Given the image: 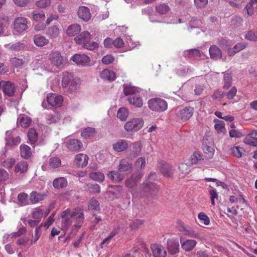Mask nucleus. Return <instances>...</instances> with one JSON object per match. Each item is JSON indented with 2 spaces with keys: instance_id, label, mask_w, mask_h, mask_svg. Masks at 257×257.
Segmentation results:
<instances>
[{
  "instance_id": "39448f33",
  "label": "nucleus",
  "mask_w": 257,
  "mask_h": 257,
  "mask_svg": "<svg viewBox=\"0 0 257 257\" xmlns=\"http://www.w3.org/2000/svg\"><path fill=\"white\" fill-rule=\"evenodd\" d=\"M143 125L144 120L142 118H133L124 124V129L127 132H137L143 127Z\"/></svg>"
},
{
  "instance_id": "774afa93",
  "label": "nucleus",
  "mask_w": 257,
  "mask_h": 257,
  "mask_svg": "<svg viewBox=\"0 0 257 257\" xmlns=\"http://www.w3.org/2000/svg\"><path fill=\"white\" fill-rule=\"evenodd\" d=\"M0 23L8 27L10 25V19L9 17L3 13H0Z\"/></svg>"
},
{
  "instance_id": "2f4dec72",
  "label": "nucleus",
  "mask_w": 257,
  "mask_h": 257,
  "mask_svg": "<svg viewBox=\"0 0 257 257\" xmlns=\"http://www.w3.org/2000/svg\"><path fill=\"white\" fill-rule=\"evenodd\" d=\"M34 42L37 46L43 47L48 43L49 40L44 36L37 35L34 37Z\"/></svg>"
},
{
  "instance_id": "37998d69",
  "label": "nucleus",
  "mask_w": 257,
  "mask_h": 257,
  "mask_svg": "<svg viewBox=\"0 0 257 257\" xmlns=\"http://www.w3.org/2000/svg\"><path fill=\"white\" fill-rule=\"evenodd\" d=\"M59 33V30L56 26L49 28L46 32V34L51 38H56L58 36Z\"/></svg>"
},
{
  "instance_id": "f704fd0d",
  "label": "nucleus",
  "mask_w": 257,
  "mask_h": 257,
  "mask_svg": "<svg viewBox=\"0 0 257 257\" xmlns=\"http://www.w3.org/2000/svg\"><path fill=\"white\" fill-rule=\"evenodd\" d=\"M8 134H9V132L7 131L6 132V135L7 137L6 138V145L7 146H9L10 147H12L14 146H16L19 145L21 142V138L19 136H17L15 138L14 137H8Z\"/></svg>"
},
{
  "instance_id": "338daca9",
  "label": "nucleus",
  "mask_w": 257,
  "mask_h": 257,
  "mask_svg": "<svg viewBox=\"0 0 257 257\" xmlns=\"http://www.w3.org/2000/svg\"><path fill=\"white\" fill-rule=\"evenodd\" d=\"M16 160L14 158H9L5 160L2 163V165L7 168H10L15 163Z\"/></svg>"
},
{
  "instance_id": "5701e85b",
  "label": "nucleus",
  "mask_w": 257,
  "mask_h": 257,
  "mask_svg": "<svg viewBox=\"0 0 257 257\" xmlns=\"http://www.w3.org/2000/svg\"><path fill=\"white\" fill-rule=\"evenodd\" d=\"M142 147V144L139 142L132 143L130 146L131 155L134 157L139 156L141 153Z\"/></svg>"
},
{
  "instance_id": "393cba45",
  "label": "nucleus",
  "mask_w": 257,
  "mask_h": 257,
  "mask_svg": "<svg viewBox=\"0 0 257 257\" xmlns=\"http://www.w3.org/2000/svg\"><path fill=\"white\" fill-rule=\"evenodd\" d=\"M209 54L212 59L217 60L222 57V52L216 45H212L209 48Z\"/></svg>"
},
{
  "instance_id": "69168bd1",
  "label": "nucleus",
  "mask_w": 257,
  "mask_h": 257,
  "mask_svg": "<svg viewBox=\"0 0 257 257\" xmlns=\"http://www.w3.org/2000/svg\"><path fill=\"white\" fill-rule=\"evenodd\" d=\"M244 38L249 41H257V33L253 31H249L245 35Z\"/></svg>"
},
{
  "instance_id": "79ce46f5",
  "label": "nucleus",
  "mask_w": 257,
  "mask_h": 257,
  "mask_svg": "<svg viewBox=\"0 0 257 257\" xmlns=\"http://www.w3.org/2000/svg\"><path fill=\"white\" fill-rule=\"evenodd\" d=\"M128 115V111L125 107L120 108L117 112V117L121 121L126 120Z\"/></svg>"
},
{
  "instance_id": "c9c22d12",
  "label": "nucleus",
  "mask_w": 257,
  "mask_h": 257,
  "mask_svg": "<svg viewBox=\"0 0 257 257\" xmlns=\"http://www.w3.org/2000/svg\"><path fill=\"white\" fill-rule=\"evenodd\" d=\"M21 156L22 157L28 159L32 155L31 149L26 145H21L20 146Z\"/></svg>"
},
{
  "instance_id": "423d86ee",
  "label": "nucleus",
  "mask_w": 257,
  "mask_h": 257,
  "mask_svg": "<svg viewBox=\"0 0 257 257\" xmlns=\"http://www.w3.org/2000/svg\"><path fill=\"white\" fill-rule=\"evenodd\" d=\"M49 60L52 66L58 68L62 67L64 59L61 53L57 51H52L49 56Z\"/></svg>"
},
{
  "instance_id": "ea45409f",
  "label": "nucleus",
  "mask_w": 257,
  "mask_h": 257,
  "mask_svg": "<svg viewBox=\"0 0 257 257\" xmlns=\"http://www.w3.org/2000/svg\"><path fill=\"white\" fill-rule=\"evenodd\" d=\"M184 56L186 58L192 57H200L201 56L200 51L197 49H192L186 50L184 52Z\"/></svg>"
},
{
  "instance_id": "f3484780",
  "label": "nucleus",
  "mask_w": 257,
  "mask_h": 257,
  "mask_svg": "<svg viewBox=\"0 0 257 257\" xmlns=\"http://www.w3.org/2000/svg\"><path fill=\"white\" fill-rule=\"evenodd\" d=\"M66 147L69 151H79L82 148L83 144L77 139H71L67 142Z\"/></svg>"
},
{
  "instance_id": "aec40b11",
  "label": "nucleus",
  "mask_w": 257,
  "mask_h": 257,
  "mask_svg": "<svg viewBox=\"0 0 257 257\" xmlns=\"http://www.w3.org/2000/svg\"><path fill=\"white\" fill-rule=\"evenodd\" d=\"M202 149L204 153L208 158H212L214 154L215 150L213 145L211 143H207V141H204Z\"/></svg>"
},
{
  "instance_id": "6e6552de",
  "label": "nucleus",
  "mask_w": 257,
  "mask_h": 257,
  "mask_svg": "<svg viewBox=\"0 0 257 257\" xmlns=\"http://www.w3.org/2000/svg\"><path fill=\"white\" fill-rule=\"evenodd\" d=\"M144 174L141 172L133 173L131 176L125 181V186L127 188H133L137 186L138 183L141 180Z\"/></svg>"
},
{
  "instance_id": "49530a36",
  "label": "nucleus",
  "mask_w": 257,
  "mask_h": 257,
  "mask_svg": "<svg viewBox=\"0 0 257 257\" xmlns=\"http://www.w3.org/2000/svg\"><path fill=\"white\" fill-rule=\"evenodd\" d=\"M169 10V7L165 4H160L156 7V12L161 15L166 14Z\"/></svg>"
},
{
  "instance_id": "412c9836",
  "label": "nucleus",
  "mask_w": 257,
  "mask_h": 257,
  "mask_svg": "<svg viewBox=\"0 0 257 257\" xmlns=\"http://www.w3.org/2000/svg\"><path fill=\"white\" fill-rule=\"evenodd\" d=\"M122 172L111 171L107 175V177L115 182H120L124 178V175Z\"/></svg>"
},
{
  "instance_id": "09e8293b",
  "label": "nucleus",
  "mask_w": 257,
  "mask_h": 257,
  "mask_svg": "<svg viewBox=\"0 0 257 257\" xmlns=\"http://www.w3.org/2000/svg\"><path fill=\"white\" fill-rule=\"evenodd\" d=\"M201 160H203L202 159L201 154L199 153L198 152H195L191 155L189 159V161L191 164H196L197 163H198L199 161H201Z\"/></svg>"
},
{
  "instance_id": "6e6d98bb",
  "label": "nucleus",
  "mask_w": 257,
  "mask_h": 257,
  "mask_svg": "<svg viewBox=\"0 0 257 257\" xmlns=\"http://www.w3.org/2000/svg\"><path fill=\"white\" fill-rule=\"evenodd\" d=\"M43 224L41 223L38 226L36 227L35 230V236L34 239L31 240V244L35 243L40 238L41 235V228Z\"/></svg>"
},
{
  "instance_id": "f8f14e48",
  "label": "nucleus",
  "mask_w": 257,
  "mask_h": 257,
  "mask_svg": "<svg viewBox=\"0 0 257 257\" xmlns=\"http://www.w3.org/2000/svg\"><path fill=\"white\" fill-rule=\"evenodd\" d=\"M133 169V164L127 158H123L120 160L117 166L118 171L120 172H131Z\"/></svg>"
},
{
  "instance_id": "dca6fc26",
  "label": "nucleus",
  "mask_w": 257,
  "mask_h": 257,
  "mask_svg": "<svg viewBox=\"0 0 257 257\" xmlns=\"http://www.w3.org/2000/svg\"><path fill=\"white\" fill-rule=\"evenodd\" d=\"M88 160V157L86 155L80 153L75 156L74 162L77 167L83 168L87 165Z\"/></svg>"
},
{
  "instance_id": "13d9d810",
  "label": "nucleus",
  "mask_w": 257,
  "mask_h": 257,
  "mask_svg": "<svg viewBox=\"0 0 257 257\" xmlns=\"http://www.w3.org/2000/svg\"><path fill=\"white\" fill-rule=\"evenodd\" d=\"M33 19L36 21H41L43 20L45 17V14L43 12H39L34 11L32 13Z\"/></svg>"
},
{
  "instance_id": "e433bc0d",
  "label": "nucleus",
  "mask_w": 257,
  "mask_h": 257,
  "mask_svg": "<svg viewBox=\"0 0 257 257\" xmlns=\"http://www.w3.org/2000/svg\"><path fill=\"white\" fill-rule=\"evenodd\" d=\"M45 195L36 191H33L30 194V200L32 203L35 204L44 199Z\"/></svg>"
},
{
  "instance_id": "7ed1b4c3",
  "label": "nucleus",
  "mask_w": 257,
  "mask_h": 257,
  "mask_svg": "<svg viewBox=\"0 0 257 257\" xmlns=\"http://www.w3.org/2000/svg\"><path fill=\"white\" fill-rule=\"evenodd\" d=\"M91 39V35L88 31H84L74 39L78 44L82 45V47L89 50H93L97 48L98 44L96 42L90 43Z\"/></svg>"
},
{
  "instance_id": "a18cd8bd",
  "label": "nucleus",
  "mask_w": 257,
  "mask_h": 257,
  "mask_svg": "<svg viewBox=\"0 0 257 257\" xmlns=\"http://www.w3.org/2000/svg\"><path fill=\"white\" fill-rule=\"evenodd\" d=\"M89 176L91 179L98 182H103L105 178L104 174L99 172L91 173Z\"/></svg>"
},
{
  "instance_id": "f03ea898",
  "label": "nucleus",
  "mask_w": 257,
  "mask_h": 257,
  "mask_svg": "<svg viewBox=\"0 0 257 257\" xmlns=\"http://www.w3.org/2000/svg\"><path fill=\"white\" fill-rule=\"evenodd\" d=\"M160 190V186L156 183L145 181L139 188L131 190L133 198H154Z\"/></svg>"
},
{
  "instance_id": "4468645a",
  "label": "nucleus",
  "mask_w": 257,
  "mask_h": 257,
  "mask_svg": "<svg viewBox=\"0 0 257 257\" xmlns=\"http://www.w3.org/2000/svg\"><path fill=\"white\" fill-rule=\"evenodd\" d=\"M243 142L247 145L257 147V130L251 131L244 139Z\"/></svg>"
},
{
  "instance_id": "20e7f679",
  "label": "nucleus",
  "mask_w": 257,
  "mask_h": 257,
  "mask_svg": "<svg viewBox=\"0 0 257 257\" xmlns=\"http://www.w3.org/2000/svg\"><path fill=\"white\" fill-rule=\"evenodd\" d=\"M149 108L154 111L163 112L168 108L167 101L160 98H154L148 100Z\"/></svg>"
},
{
  "instance_id": "8fccbe9b",
  "label": "nucleus",
  "mask_w": 257,
  "mask_h": 257,
  "mask_svg": "<svg viewBox=\"0 0 257 257\" xmlns=\"http://www.w3.org/2000/svg\"><path fill=\"white\" fill-rule=\"evenodd\" d=\"M123 91L124 95L126 96L135 94L138 91V89L137 87L133 86L124 85L123 86Z\"/></svg>"
},
{
  "instance_id": "72a5a7b5",
  "label": "nucleus",
  "mask_w": 257,
  "mask_h": 257,
  "mask_svg": "<svg viewBox=\"0 0 257 257\" xmlns=\"http://www.w3.org/2000/svg\"><path fill=\"white\" fill-rule=\"evenodd\" d=\"M127 100L130 104H133L138 107H141L143 105V101L142 98L137 95L128 97Z\"/></svg>"
},
{
  "instance_id": "680f3d73",
  "label": "nucleus",
  "mask_w": 257,
  "mask_h": 257,
  "mask_svg": "<svg viewBox=\"0 0 257 257\" xmlns=\"http://www.w3.org/2000/svg\"><path fill=\"white\" fill-rule=\"evenodd\" d=\"M179 169L183 175H186L190 171V166L186 163H182L179 166Z\"/></svg>"
},
{
  "instance_id": "4d7b16f0",
  "label": "nucleus",
  "mask_w": 257,
  "mask_h": 257,
  "mask_svg": "<svg viewBox=\"0 0 257 257\" xmlns=\"http://www.w3.org/2000/svg\"><path fill=\"white\" fill-rule=\"evenodd\" d=\"M72 77L71 74L67 73L65 74L63 77L62 80V86L63 88H66L68 87L71 81L72 80Z\"/></svg>"
},
{
  "instance_id": "c03bdc74",
  "label": "nucleus",
  "mask_w": 257,
  "mask_h": 257,
  "mask_svg": "<svg viewBox=\"0 0 257 257\" xmlns=\"http://www.w3.org/2000/svg\"><path fill=\"white\" fill-rule=\"evenodd\" d=\"M43 210L39 207L35 208L31 211V215L33 218L36 220H41L43 216Z\"/></svg>"
},
{
  "instance_id": "1a4fd4ad",
  "label": "nucleus",
  "mask_w": 257,
  "mask_h": 257,
  "mask_svg": "<svg viewBox=\"0 0 257 257\" xmlns=\"http://www.w3.org/2000/svg\"><path fill=\"white\" fill-rule=\"evenodd\" d=\"M46 99L48 104L54 108L61 106L63 101V96L55 93H48Z\"/></svg>"
},
{
  "instance_id": "7c9ffc66",
  "label": "nucleus",
  "mask_w": 257,
  "mask_h": 257,
  "mask_svg": "<svg viewBox=\"0 0 257 257\" xmlns=\"http://www.w3.org/2000/svg\"><path fill=\"white\" fill-rule=\"evenodd\" d=\"M61 160L58 157H52L48 161V166L50 169H56L61 165Z\"/></svg>"
},
{
  "instance_id": "6ab92c4d",
  "label": "nucleus",
  "mask_w": 257,
  "mask_h": 257,
  "mask_svg": "<svg viewBox=\"0 0 257 257\" xmlns=\"http://www.w3.org/2000/svg\"><path fill=\"white\" fill-rule=\"evenodd\" d=\"M194 113V108L191 106L185 107L180 111V116L182 120H187Z\"/></svg>"
},
{
  "instance_id": "e2e57ef3",
  "label": "nucleus",
  "mask_w": 257,
  "mask_h": 257,
  "mask_svg": "<svg viewBox=\"0 0 257 257\" xmlns=\"http://www.w3.org/2000/svg\"><path fill=\"white\" fill-rule=\"evenodd\" d=\"M224 84L223 88L228 89L231 86V76L228 73H225L224 74Z\"/></svg>"
},
{
  "instance_id": "473e14b6",
  "label": "nucleus",
  "mask_w": 257,
  "mask_h": 257,
  "mask_svg": "<svg viewBox=\"0 0 257 257\" xmlns=\"http://www.w3.org/2000/svg\"><path fill=\"white\" fill-rule=\"evenodd\" d=\"M214 122V128L218 134H224L226 132L225 123L223 120L215 119Z\"/></svg>"
},
{
  "instance_id": "0e129e2a",
  "label": "nucleus",
  "mask_w": 257,
  "mask_h": 257,
  "mask_svg": "<svg viewBox=\"0 0 257 257\" xmlns=\"http://www.w3.org/2000/svg\"><path fill=\"white\" fill-rule=\"evenodd\" d=\"M135 166L138 169H142L146 166V160L145 157L138 158L135 163Z\"/></svg>"
},
{
  "instance_id": "2eb2a0df",
  "label": "nucleus",
  "mask_w": 257,
  "mask_h": 257,
  "mask_svg": "<svg viewBox=\"0 0 257 257\" xmlns=\"http://www.w3.org/2000/svg\"><path fill=\"white\" fill-rule=\"evenodd\" d=\"M180 243L182 249L187 252L193 250L197 244V242L195 240L188 239L183 240L182 237L180 238Z\"/></svg>"
},
{
  "instance_id": "4be33fe9",
  "label": "nucleus",
  "mask_w": 257,
  "mask_h": 257,
  "mask_svg": "<svg viewBox=\"0 0 257 257\" xmlns=\"http://www.w3.org/2000/svg\"><path fill=\"white\" fill-rule=\"evenodd\" d=\"M78 15L80 19L88 21L91 18L89 9L86 7H81L78 10Z\"/></svg>"
},
{
  "instance_id": "603ef678",
  "label": "nucleus",
  "mask_w": 257,
  "mask_h": 257,
  "mask_svg": "<svg viewBox=\"0 0 257 257\" xmlns=\"http://www.w3.org/2000/svg\"><path fill=\"white\" fill-rule=\"evenodd\" d=\"M88 208L89 210H99V203L94 198H92L88 202Z\"/></svg>"
},
{
  "instance_id": "de8ad7c7",
  "label": "nucleus",
  "mask_w": 257,
  "mask_h": 257,
  "mask_svg": "<svg viewBox=\"0 0 257 257\" xmlns=\"http://www.w3.org/2000/svg\"><path fill=\"white\" fill-rule=\"evenodd\" d=\"M95 132L94 128L87 127L84 128L81 132V136L85 138H89L93 136Z\"/></svg>"
},
{
  "instance_id": "9d476101",
  "label": "nucleus",
  "mask_w": 257,
  "mask_h": 257,
  "mask_svg": "<svg viewBox=\"0 0 257 257\" xmlns=\"http://www.w3.org/2000/svg\"><path fill=\"white\" fill-rule=\"evenodd\" d=\"M0 87H2L5 94L9 96L14 95L16 90L14 83L10 81H2L0 82Z\"/></svg>"
},
{
  "instance_id": "0eeeda50",
  "label": "nucleus",
  "mask_w": 257,
  "mask_h": 257,
  "mask_svg": "<svg viewBox=\"0 0 257 257\" xmlns=\"http://www.w3.org/2000/svg\"><path fill=\"white\" fill-rule=\"evenodd\" d=\"M27 19L24 17L16 18L14 21V29L19 34H21L28 28Z\"/></svg>"
},
{
  "instance_id": "052dcab7",
  "label": "nucleus",
  "mask_w": 257,
  "mask_h": 257,
  "mask_svg": "<svg viewBox=\"0 0 257 257\" xmlns=\"http://www.w3.org/2000/svg\"><path fill=\"white\" fill-rule=\"evenodd\" d=\"M198 217L200 221L204 225H207L210 223V219L208 216L204 212H200L198 215Z\"/></svg>"
},
{
  "instance_id": "c756f323",
  "label": "nucleus",
  "mask_w": 257,
  "mask_h": 257,
  "mask_svg": "<svg viewBox=\"0 0 257 257\" xmlns=\"http://www.w3.org/2000/svg\"><path fill=\"white\" fill-rule=\"evenodd\" d=\"M67 181L64 177L55 179L53 182V186L56 189L63 188L67 186Z\"/></svg>"
},
{
  "instance_id": "bb28decb",
  "label": "nucleus",
  "mask_w": 257,
  "mask_h": 257,
  "mask_svg": "<svg viewBox=\"0 0 257 257\" xmlns=\"http://www.w3.org/2000/svg\"><path fill=\"white\" fill-rule=\"evenodd\" d=\"M101 77L105 80L112 81L114 80L116 78L115 73L112 70L105 69L101 73Z\"/></svg>"
},
{
  "instance_id": "5fc2aeb1",
  "label": "nucleus",
  "mask_w": 257,
  "mask_h": 257,
  "mask_svg": "<svg viewBox=\"0 0 257 257\" xmlns=\"http://www.w3.org/2000/svg\"><path fill=\"white\" fill-rule=\"evenodd\" d=\"M28 195L25 193H21L18 196V200L21 205L24 206L28 204Z\"/></svg>"
},
{
  "instance_id": "f257e3e1",
  "label": "nucleus",
  "mask_w": 257,
  "mask_h": 257,
  "mask_svg": "<svg viewBox=\"0 0 257 257\" xmlns=\"http://www.w3.org/2000/svg\"><path fill=\"white\" fill-rule=\"evenodd\" d=\"M75 219L76 223L74 224L75 227H80L84 219L83 209L77 207L71 210L67 208L61 213V229L65 230L71 225L72 220Z\"/></svg>"
},
{
  "instance_id": "9b49d317",
  "label": "nucleus",
  "mask_w": 257,
  "mask_h": 257,
  "mask_svg": "<svg viewBox=\"0 0 257 257\" xmlns=\"http://www.w3.org/2000/svg\"><path fill=\"white\" fill-rule=\"evenodd\" d=\"M71 60L76 64L82 66H85L89 64L90 59L89 56L85 54H76L73 55Z\"/></svg>"
},
{
  "instance_id": "4c0bfd02",
  "label": "nucleus",
  "mask_w": 257,
  "mask_h": 257,
  "mask_svg": "<svg viewBox=\"0 0 257 257\" xmlns=\"http://www.w3.org/2000/svg\"><path fill=\"white\" fill-rule=\"evenodd\" d=\"M28 170V164L26 161H23L19 162L15 168V172L16 173H23Z\"/></svg>"
},
{
  "instance_id": "a19ab883",
  "label": "nucleus",
  "mask_w": 257,
  "mask_h": 257,
  "mask_svg": "<svg viewBox=\"0 0 257 257\" xmlns=\"http://www.w3.org/2000/svg\"><path fill=\"white\" fill-rule=\"evenodd\" d=\"M28 137L32 144H34L38 140V134L34 128H31L28 132Z\"/></svg>"
},
{
  "instance_id": "58836bf2",
  "label": "nucleus",
  "mask_w": 257,
  "mask_h": 257,
  "mask_svg": "<svg viewBox=\"0 0 257 257\" xmlns=\"http://www.w3.org/2000/svg\"><path fill=\"white\" fill-rule=\"evenodd\" d=\"M19 119L20 124L24 128L28 127L32 122V119L24 114L21 115Z\"/></svg>"
},
{
  "instance_id": "a878e982",
  "label": "nucleus",
  "mask_w": 257,
  "mask_h": 257,
  "mask_svg": "<svg viewBox=\"0 0 257 257\" xmlns=\"http://www.w3.org/2000/svg\"><path fill=\"white\" fill-rule=\"evenodd\" d=\"M246 46V43H237L232 48L228 49L227 51L228 54L229 56H233L236 53L244 49Z\"/></svg>"
},
{
  "instance_id": "c85d7f7f",
  "label": "nucleus",
  "mask_w": 257,
  "mask_h": 257,
  "mask_svg": "<svg viewBox=\"0 0 257 257\" xmlns=\"http://www.w3.org/2000/svg\"><path fill=\"white\" fill-rule=\"evenodd\" d=\"M174 169L171 165L168 164H164L162 165L160 168V172L164 176L171 177L173 175Z\"/></svg>"
},
{
  "instance_id": "cd10ccee",
  "label": "nucleus",
  "mask_w": 257,
  "mask_h": 257,
  "mask_svg": "<svg viewBox=\"0 0 257 257\" xmlns=\"http://www.w3.org/2000/svg\"><path fill=\"white\" fill-rule=\"evenodd\" d=\"M81 31V27L78 24H73L69 26L67 30V34L73 37L78 34Z\"/></svg>"
},
{
  "instance_id": "ddd939ff",
  "label": "nucleus",
  "mask_w": 257,
  "mask_h": 257,
  "mask_svg": "<svg viewBox=\"0 0 257 257\" xmlns=\"http://www.w3.org/2000/svg\"><path fill=\"white\" fill-rule=\"evenodd\" d=\"M151 248L154 257H166L167 255V252L162 245L153 243Z\"/></svg>"
},
{
  "instance_id": "3c124183",
  "label": "nucleus",
  "mask_w": 257,
  "mask_h": 257,
  "mask_svg": "<svg viewBox=\"0 0 257 257\" xmlns=\"http://www.w3.org/2000/svg\"><path fill=\"white\" fill-rule=\"evenodd\" d=\"M231 152L234 156L237 158H240L242 156L245 150L239 146H236L231 148Z\"/></svg>"
},
{
  "instance_id": "bf43d9fd",
  "label": "nucleus",
  "mask_w": 257,
  "mask_h": 257,
  "mask_svg": "<svg viewBox=\"0 0 257 257\" xmlns=\"http://www.w3.org/2000/svg\"><path fill=\"white\" fill-rule=\"evenodd\" d=\"M209 194L211 200V203L212 205L214 206L215 204V200H218V195L217 191L214 189H210L209 190Z\"/></svg>"
},
{
  "instance_id": "b1692460",
  "label": "nucleus",
  "mask_w": 257,
  "mask_h": 257,
  "mask_svg": "<svg viewBox=\"0 0 257 257\" xmlns=\"http://www.w3.org/2000/svg\"><path fill=\"white\" fill-rule=\"evenodd\" d=\"M128 146V141L125 140H120L114 143L113 146L114 150L117 152H122L125 150Z\"/></svg>"
},
{
  "instance_id": "a211bd4d",
  "label": "nucleus",
  "mask_w": 257,
  "mask_h": 257,
  "mask_svg": "<svg viewBox=\"0 0 257 257\" xmlns=\"http://www.w3.org/2000/svg\"><path fill=\"white\" fill-rule=\"evenodd\" d=\"M168 250L171 254H175L179 252V243L177 239L167 240Z\"/></svg>"
},
{
  "instance_id": "864d4df0",
  "label": "nucleus",
  "mask_w": 257,
  "mask_h": 257,
  "mask_svg": "<svg viewBox=\"0 0 257 257\" xmlns=\"http://www.w3.org/2000/svg\"><path fill=\"white\" fill-rule=\"evenodd\" d=\"M109 187L114 189V191L111 193L115 198H118L122 193L123 188L121 186H109Z\"/></svg>"
}]
</instances>
